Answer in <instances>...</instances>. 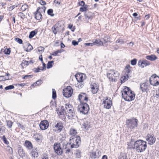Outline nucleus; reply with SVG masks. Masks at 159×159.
<instances>
[{"mask_svg":"<svg viewBox=\"0 0 159 159\" xmlns=\"http://www.w3.org/2000/svg\"><path fill=\"white\" fill-rule=\"evenodd\" d=\"M146 148V142L141 140H139L135 141L134 146L130 147L129 149H134L137 152H141L144 151Z\"/></svg>","mask_w":159,"mask_h":159,"instance_id":"1","label":"nucleus"},{"mask_svg":"<svg viewBox=\"0 0 159 159\" xmlns=\"http://www.w3.org/2000/svg\"><path fill=\"white\" fill-rule=\"evenodd\" d=\"M129 88L126 87L122 91V95L125 100L130 102L134 100L135 94Z\"/></svg>","mask_w":159,"mask_h":159,"instance_id":"2","label":"nucleus"},{"mask_svg":"<svg viewBox=\"0 0 159 159\" xmlns=\"http://www.w3.org/2000/svg\"><path fill=\"white\" fill-rule=\"evenodd\" d=\"M65 110L67 116L69 119H71L75 116V113L73 107L70 104H66L65 105Z\"/></svg>","mask_w":159,"mask_h":159,"instance_id":"3","label":"nucleus"},{"mask_svg":"<svg viewBox=\"0 0 159 159\" xmlns=\"http://www.w3.org/2000/svg\"><path fill=\"white\" fill-rule=\"evenodd\" d=\"M80 137L79 136L71 137L70 140V144L71 148H76L79 146L80 143Z\"/></svg>","mask_w":159,"mask_h":159,"instance_id":"4","label":"nucleus"},{"mask_svg":"<svg viewBox=\"0 0 159 159\" xmlns=\"http://www.w3.org/2000/svg\"><path fill=\"white\" fill-rule=\"evenodd\" d=\"M119 74L117 71L114 70H108L107 74V78L110 81H115V78L118 77Z\"/></svg>","mask_w":159,"mask_h":159,"instance_id":"5","label":"nucleus"},{"mask_svg":"<svg viewBox=\"0 0 159 159\" xmlns=\"http://www.w3.org/2000/svg\"><path fill=\"white\" fill-rule=\"evenodd\" d=\"M78 108L80 112L84 114H87L89 110V106L86 103H80Z\"/></svg>","mask_w":159,"mask_h":159,"instance_id":"6","label":"nucleus"},{"mask_svg":"<svg viewBox=\"0 0 159 159\" xmlns=\"http://www.w3.org/2000/svg\"><path fill=\"white\" fill-rule=\"evenodd\" d=\"M138 121L137 119L133 118L130 120H126V124L131 129H133L136 127L138 125Z\"/></svg>","mask_w":159,"mask_h":159,"instance_id":"7","label":"nucleus"},{"mask_svg":"<svg viewBox=\"0 0 159 159\" xmlns=\"http://www.w3.org/2000/svg\"><path fill=\"white\" fill-rule=\"evenodd\" d=\"M149 81L150 84L153 86H157L159 84V77L154 74L150 78Z\"/></svg>","mask_w":159,"mask_h":159,"instance_id":"8","label":"nucleus"},{"mask_svg":"<svg viewBox=\"0 0 159 159\" xmlns=\"http://www.w3.org/2000/svg\"><path fill=\"white\" fill-rule=\"evenodd\" d=\"M63 128L62 123L58 121L56 124L55 123L54 126L53 127V130L56 133H59L62 130Z\"/></svg>","mask_w":159,"mask_h":159,"instance_id":"9","label":"nucleus"},{"mask_svg":"<svg viewBox=\"0 0 159 159\" xmlns=\"http://www.w3.org/2000/svg\"><path fill=\"white\" fill-rule=\"evenodd\" d=\"M112 102L110 98H108V97H106L104 98V100L102 102V104L104 108L107 109H109L112 105Z\"/></svg>","mask_w":159,"mask_h":159,"instance_id":"10","label":"nucleus"},{"mask_svg":"<svg viewBox=\"0 0 159 159\" xmlns=\"http://www.w3.org/2000/svg\"><path fill=\"white\" fill-rule=\"evenodd\" d=\"M90 157L92 159L98 158L101 156V152L98 149H93L89 152Z\"/></svg>","mask_w":159,"mask_h":159,"instance_id":"11","label":"nucleus"},{"mask_svg":"<svg viewBox=\"0 0 159 159\" xmlns=\"http://www.w3.org/2000/svg\"><path fill=\"white\" fill-rule=\"evenodd\" d=\"M54 149L55 152L57 155H61L62 153V150L61 147V144L60 143H55L54 144Z\"/></svg>","mask_w":159,"mask_h":159,"instance_id":"12","label":"nucleus"},{"mask_svg":"<svg viewBox=\"0 0 159 159\" xmlns=\"http://www.w3.org/2000/svg\"><path fill=\"white\" fill-rule=\"evenodd\" d=\"M88 97L87 94L84 93H81L78 96L79 100L80 101V103H84V101L87 102L88 100Z\"/></svg>","mask_w":159,"mask_h":159,"instance_id":"13","label":"nucleus"},{"mask_svg":"<svg viewBox=\"0 0 159 159\" xmlns=\"http://www.w3.org/2000/svg\"><path fill=\"white\" fill-rule=\"evenodd\" d=\"M146 140L149 144L151 145L154 143L156 141V138L154 137L153 134L151 135L148 134L147 135Z\"/></svg>","mask_w":159,"mask_h":159,"instance_id":"14","label":"nucleus"},{"mask_svg":"<svg viewBox=\"0 0 159 159\" xmlns=\"http://www.w3.org/2000/svg\"><path fill=\"white\" fill-rule=\"evenodd\" d=\"M140 89H141L142 92H146L147 93L148 91L150 89V86L148 83L145 82L141 84Z\"/></svg>","mask_w":159,"mask_h":159,"instance_id":"15","label":"nucleus"},{"mask_svg":"<svg viewBox=\"0 0 159 159\" xmlns=\"http://www.w3.org/2000/svg\"><path fill=\"white\" fill-rule=\"evenodd\" d=\"M131 68V67L129 65H127L125 67V77L127 80H128V78L131 77V72L130 69Z\"/></svg>","mask_w":159,"mask_h":159,"instance_id":"16","label":"nucleus"},{"mask_svg":"<svg viewBox=\"0 0 159 159\" xmlns=\"http://www.w3.org/2000/svg\"><path fill=\"white\" fill-rule=\"evenodd\" d=\"M49 125L48 122L47 120H43L41 121L39 127L42 130H44L47 129Z\"/></svg>","mask_w":159,"mask_h":159,"instance_id":"17","label":"nucleus"},{"mask_svg":"<svg viewBox=\"0 0 159 159\" xmlns=\"http://www.w3.org/2000/svg\"><path fill=\"white\" fill-rule=\"evenodd\" d=\"M150 62L147 60H145L143 61L140 60L138 62V65L142 68H143L144 67L150 65Z\"/></svg>","mask_w":159,"mask_h":159,"instance_id":"18","label":"nucleus"},{"mask_svg":"<svg viewBox=\"0 0 159 159\" xmlns=\"http://www.w3.org/2000/svg\"><path fill=\"white\" fill-rule=\"evenodd\" d=\"M83 128L86 130L91 127V122L89 120H85L82 124Z\"/></svg>","mask_w":159,"mask_h":159,"instance_id":"19","label":"nucleus"},{"mask_svg":"<svg viewBox=\"0 0 159 159\" xmlns=\"http://www.w3.org/2000/svg\"><path fill=\"white\" fill-rule=\"evenodd\" d=\"M91 88L92 93L95 94L97 93L98 90V84L95 83H93L91 85Z\"/></svg>","mask_w":159,"mask_h":159,"instance_id":"20","label":"nucleus"},{"mask_svg":"<svg viewBox=\"0 0 159 159\" xmlns=\"http://www.w3.org/2000/svg\"><path fill=\"white\" fill-rule=\"evenodd\" d=\"M93 15L90 12H86L84 13V16L85 19L88 22L89 20H92L93 18Z\"/></svg>","mask_w":159,"mask_h":159,"instance_id":"21","label":"nucleus"},{"mask_svg":"<svg viewBox=\"0 0 159 159\" xmlns=\"http://www.w3.org/2000/svg\"><path fill=\"white\" fill-rule=\"evenodd\" d=\"M34 139L38 142H41L43 139V136L41 134H36L34 135Z\"/></svg>","mask_w":159,"mask_h":159,"instance_id":"22","label":"nucleus"},{"mask_svg":"<svg viewBox=\"0 0 159 159\" xmlns=\"http://www.w3.org/2000/svg\"><path fill=\"white\" fill-rule=\"evenodd\" d=\"M24 145L29 150H31L33 148L32 143L28 140H26L25 141Z\"/></svg>","mask_w":159,"mask_h":159,"instance_id":"23","label":"nucleus"},{"mask_svg":"<svg viewBox=\"0 0 159 159\" xmlns=\"http://www.w3.org/2000/svg\"><path fill=\"white\" fill-rule=\"evenodd\" d=\"M30 154L32 158L34 159L35 158L37 157L39 155L37 150H36V149L32 150Z\"/></svg>","mask_w":159,"mask_h":159,"instance_id":"24","label":"nucleus"},{"mask_svg":"<svg viewBox=\"0 0 159 159\" xmlns=\"http://www.w3.org/2000/svg\"><path fill=\"white\" fill-rule=\"evenodd\" d=\"M18 153L21 157H25V151L21 147H20L18 148Z\"/></svg>","mask_w":159,"mask_h":159,"instance_id":"25","label":"nucleus"},{"mask_svg":"<svg viewBox=\"0 0 159 159\" xmlns=\"http://www.w3.org/2000/svg\"><path fill=\"white\" fill-rule=\"evenodd\" d=\"M58 25L56 24L52 28V29L53 32L54 34H56L59 30Z\"/></svg>","mask_w":159,"mask_h":159,"instance_id":"26","label":"nucleus"},{"mask_svg":"<svg viewBox=\"0 0 159 159\" xmlns=\"http://www.w3.org/2000/svg\"><path fill=\"white\" fill-rule=\"evenodd\" d=\"M146 58L152 61H155L157 59V57L155 55H148L146 57Z\"/></svg>","mask_w":159,"mask_h":159,"instance_id":"27","label":"nucleus"},{"mask_svg":"<svg viewBox=\"0 0 159 159\" xmlns=\"http://www.w3.org/2000/svg\"><path fill=\"white\" fill-rule=\"evenodd\" d=\"M42 14L36 10L35 12V18L37 20H40L42 18Z\"/></svg>","mask_w":159,"mask_h":159,"instance_id":"28","label":"nucleus"},{"mask_svg":"<svg viewBox=\"0 0 159 159\" xmlns=\"http://www.w3.org/2000/svg\"><path fill=\"white\" fill-rule=\"evenodd\" d=\"M63 96L66 98H69L71 96V93L70 92L69 93L65 89L63 90Z\"/></svg>","mask_w":159,"mask_h":159,"instance_id":"29","label":"nucleus"},{"mask_svg":"<svg viewBox=\"0 0 159 159\" xmlns=\"http://www.w3.org/2000/svg\"><path fill=\"white\" fill-rule=\"evenodd\" d=\"M66 110H65V109L63 107H61V110H60L59 111H58L57 112V114L58 115L60 116L61 117H62L64 116V114L65 113V111Z\"/></svg>","mask_w":159,"mask_h":159,"instance_id":"30","label":"nucleus"},{"mask_svg":"<svg viewBox=\"0 0 159 159\" xmlns=\"http://www.w3.org/2000/svg\"><path fill=\"white\" fill-rule=\"evenodd\" d=\"M93 43H94V45H98V46L102 45L103 46H106L105 43H103V42L100 39H96L93 42Z\"/></svg>","mask_w":159,"mask_h":159,"instance_id":"31","label":"nucleus"},{"mask_svg":"<svg viewBox=\"0 0 159 159\" xmlns=\"http://www.w3.org/2000/svg\"><path fill=\"white\" fill-rule=\"evenodd\" d=\"M46 8L45 7L43 6L41 7H38L37 10L42 14L45 12Z\"/></svg>","mask_w":159,"mask_h":159,"instance_id":"32","label":"nucleus"},{"mask_svg":"<svg viewBox=\"0 0 159 159\" xmlns=\"http://www.w3.org/2000/svg\"><path fill=\"white\" fill-rule=\"evenodd\" d=\"M76 79L78 82H83V76L82 74H79L75 76Z\"/></svg>","mask_w":159,"mask_h":159,"instance_id":"33","label":"nucleus"},{"mask_svg":"<svg viewBox=\"0 0 159 159\" xmlns=\"http://www.w3.org/2000/svg\"><path fill=\"white\" fill-rule=\"evenodd\" d=\"M43 83L42 81V80H38V81H37L35 83L32 84L31 87H33L35 86H36V85H40L42 83Z\"/></svg>","mask_w":159,"mask_h":159,"instance_id":"34","label":"nucleus"},{"mask_svg":"<svg viewBox=\"0 0 159 159\" xmlns=\"http://www.w3.org/2000/svg\"><path fill=\"white\" fill-rule=\"evenodd\" d=\"M78 82V83H77V84H76V86L80 89L82 88L84 86V82L82 81L81 82Z\"/></svg>","mask_w":159,"mask_h":159,"instance_id":"35","label":"nucleus"},{"mask_svg":"<svg viewBox=\"0 0 159 159\" xmlns=\"http://www.w3.org/2000/svg\"><path fill=\"white\" fill-rule=\"evenodd\" d=\"M102 39L103 40L105 43H106L110 41V40L109 37L105 34L104 35V37Z\"/></svg>","mask_w":159,"mask_h":159,"instance_id":"36","label":"nucleus"},{"mask_svg":"<svg viewBox=\"0 0 159 159\" xmlns=\"http://www.w3.org/2000/svg\"><path fill=\"white\" fill-rule=\"evenodd\" d=\"M70 134L72 135V137H74L75 135H76V134L77 133L76 131L74 129H71L70 131Z\"/></svg>","mask_w":159,"mask_h":159,"instance_id":"37","label":"nucleus"},{"mask_svg":"<svg viewBox=\"0 0 159 159\" xmlns=\"http://www.w3.org/2000/svg\"><path fill=\"white\" fill-rule=\"evenodd\" d=\"M7 125L9 128H11L13 124V122L11 120H7Z\"/></svg>","mask_w":159,"mask_h":159,"instance_id":"38","label":"nucleus"},{"mask_svg":"<svg viewBox=\"0 0 159 159\" xmlns=\"http://www.w3.org/2000/svg\"><path fill=\"white\" fill-rule=\"evenodd\" d=\"M118 159H128V158L126 155L123 153L120 154Z\"/></svg>","mask_w":159,"mask_h":159,"instance_id":"39","label":"nucleus"},{"mask_svg":"<svg viewBox=\"0 0 159 159\" xmlns=\"http://www.w3.org/2000/svg\"><path fill=\"white\" fill-rule=\"evenodd\" d=\"M28 8V5L26 4H24L22 5L21 7V9L22 11H25Z\"/></svg>","mask_w":159,"mask_h":159,"instance_id":"40","label":"nucleus"},{"mask_svg":"<svg viewBox=\"0 0 159 159\" xmlns=\"http://www.w3.org/2000/svg\"><path fill=\"white\" fill-rule=\"evenodd\" d=\"M88 7V5H86L83 7H80V11L81 12H84L86 11L87 10Z\"/></svg>","mask_w":159,"mask_h":159,"instance_id":"41","label":"nucleus"},{"mask_svg":"<svg viewBox=\"0 0 159 159\" xmlns=\"http://www.w3.org/2000/svg\"><path fill=\"white\" fill-rule=\"evenodd\" d=\"M36 33H37L34 30L31 31L30 34L29 38L30 39L32 38Z\"/></svg>","mask_w":159,"mask_h":159,"instance_id":"42","label":"nucleus"},{"mask_svg":"<svg viewBox=\"0 0 159 159\" xmlns=\"http://www.w3.org/2000/svg\"><path fill=\"white\" fill-rule=\"evenodd\" d=\"M125 41H124V40L120 38H119L116 41V43H119L120 44H124L125 43Z\"/></svg>","mask_w":159,"mask_h":159,"instance_id":"43","label":"nucleus"},{"mask_svg":"<svg viewBox=\"0 0 159 159\" xmlns=\"http://www.w3.org/2000/svg\"><path fill=\"white\" fill-rule=\"evenodd\" d=\"M3 52L6 54H10L11 52L10 48H6L4 49Z\"/></svg>","mask_w":159,"mask_h":159,"instance_id":"44","label":"nucleus"},{"mask_svg":"<svg viewBox=\"0 0 159 159\" xmlns=\"http://www.w3.org/2000/svg\"><path fill=\"white\" fill-rule=\"evenodd\" d=\"M1 138L5 144H9V142L7 140L5 135H3Z\"/></svg>","mask_w":159,"mask_h":159,"instance_id":"45","label":"nucleus"},{"mask_svg":"<svg viewBox=\"0 0 159 159\" xmlns=\"http://www.w3.org/2000/svg\"><path fill=\"white\" fill-rule=\"evenodd\" d=\"M54 61H48L47 64V68L49 69L51 68L52 66V64L53 63Z\"/></svg>","mask_w":159,"mask_h":159,"instance_id":"46","label":"nucleus"},{"mask_svg":"<svg viewBox=\"0 0 159 159\" xmlns=\"http://www.w3.org/2000/svg\"><path fill=\"white\" fill-rule=\"evenodd\" d=\"M27 48L26 49L27 52H30L33 49V47L32 45L29 43H27Z\"/></svg>","mask_w":159,"mask_h":159,"instance_id":"47","label":"nucleus"},{"mask_svg":"<svg viewBox=\"0 0 159 159\" xmlns=\"http://www.w3.org/2000/svg\"><path fill=\"white\" fill-rule=\"evenodd\" d=\"M53 10L52 9H50L48 10V14L52 16H54V14H53Z\"/></svg>","mask_w":159,"mask_h":159,"instance_id":"48","label":"nucleus"},{"mask_svg":"<svg viewBox=\"0 0 159 159\" xmlns=\"http://www.w3.org/2000/svg\"><path fill=\"white\" fill-rule=\"evenodd\" d=\"M11 78H9V77H6L4 76H0V81H2L3 80H8L10 79Z\"/></svg>","mask_w":159,"mask_h":159,"instance_id":"49","label":"nucleus"},{"mask_svg":"<svg viewBox=\"0 0 159 159\" xmlns=\"http://www.w3.org/2000/svg\"><path fill=\"white\" fill-rule=\"evenodd\" d=\"M81 154V152L80 150L77 151L75 153L76 157L78 158H80Z\"/></svg>","mask_w":159,"mask_h":159,"instance_id":"50","label":"nucleus"},{"mask_svg":"<svg viewBox=\"0 0 159 159\" xmlns=\"http://www.w3.org/2000/svg\"><path fill=\"white\" fill-rule=\"evenodd\" d=\"M65 89L69 93L71 92V94L73 93V91L72 88L70 86H67V88Z\"/></svg>","mask_w":159,"mask_h":159,"instance_id":"51","label":"nucleus"},{"mask_svg":"<svg viewBox=\"0 0 159 159\" xmlns=\"http://www.w3.org/2000/svg\"><path fill=\"white\" fill-rule=\"evenodd\" d=\"M38 52L41 53H42L44 51V48L42 47H38Z\"/></svg>","mask_w":159,"mask_h":159,"instance_id":"52","label":"nucleus"},{"mask_svg":"<svg viewBox=\"0 0 159 159\" xmlns=\"http://www.w3.org/2000/svg\"><path fill=\"white\" fill-rule=\"evenodd\" d=\"M57 97L56 93L54 89H52V98L53 99H55Z\"/></svg>","mask_w":159,"mask_h":159,"instance_id":"53","label":"nucleus"},{"mask_svg":"<svg viewBox=\"0 0 159 159\" xmlns=\"http://www.w3.org/2000/svg\"><path fill=\"white\" fill-rule=\"evenodd\" d=\"M14 88V86L13 85H10L6 87L5 89L6 90L11 89Z\"/></svg>","mask_w":159,"mask_h":159,"instance_id":"54","label":"nucleus"},{"mask_svg":"<svg viewBox=\"0 0 159 159\" xmlns=\"http://www.w3.org/2000/svg\"><path fill=\"white\" fill-rule=\"evenodd\" d=\"M15 41L20 44H22L23 43L22 40L19 38H16L15 39Z\"/></svg>","mask_w":159,"mask_h":159,"instance_id":"55","label":"nucleus"},{"mask_svg":"<svg viewBox=\"0 0 159 159\" xmlns=\"http://www.w3.org/2000/svg\"><path fill=\"white\" fill-rule=\"evenodd\" d=\"M137 63V59H134L131 60V64L132 65L134 66Z\"/></svg>","mask_w":159,"mask_h":159,"instance_id":"56","label":"nucleus"},{"mask_svg":"<svg viewBox=\"0 0 159 159\" xmlns=\"http://www.w3.org/2000/svg\"><path fill=\"white\" fill-rule=\"evenodd\" d=\"M135 142L133 140H131L130 142L128 144V146L129 148L130 147L133 146H134V143Z\"/></svg>","mask_w":159,"mask_h":159,"instance_id":"57","label":"nucleus"},{"mask_svg":"<svg viewBox=\"0 0 159 159\" xmlns=\"http://www.w3.org/2000/svg\"><path fill=\"white\" fill-rule=\"evenodd\" d=\"M33 75H25L22 77L23 79H27L28 78H32Z\"/></svg>","mask_w":159,"mask_h":159,"instance_id":"58","label":"nucleus"},{"mask_svg":"<svg viewBox=\"0 0 159 159\" xmlns=\"http://www.w3.org/2000/svg\"><path fill=\"white\" fill-rule=\"evenodd\" d=\"M61 51L60 50H58L57 51L53 53L51 55H52L54 56H58V53H61Z\"/></svg>","mask_w":159,"mask_h":159,"instance_id":"59","label":"nucleus"},{"mask_svg":"<svg viewBox=\"0 0 159 159\" xmlns=\"http://www.w3.org/2000/svg\"><path fill=\"white\" fill-rule=\"evenodd\" d=\"M18 126L21 128L22 129H25V127L22 124L18 123Z\"/></svg>","mask_w":159,"mask_h":159,"instance_id":"60","label":"nucleus"},{"mask_svg":"<svg viewBox=\"0 0 159 159\" xmlns=\"http://www.w3.org/2000/svg\"><path fill=\"white\" fill-rule=\"evenodd\" d=\"M85 45L86 46H92L94 45V43H85Z\"/></svg>","mask_w":159,"mask_h":159,"instance_id":"61","label":"nucleus"},{"mask_svg":"<svg viewBox=\"0 0 159 159\" xmlns=\"http://www.w3.org/2000/svg\"><path fill=\"white\" fill-rule=\"evenodd\" d=\"M41 69L39 68V67H38V68H34V71L36 73L40 71V70H41Z\"/></svg>","mask_w":159,"mask_h":159,"instance_id":"62","label":"nucleus"},{"mask_svg":"<svg viewBox=\"0 0 159 159\" xmlns=\"http://www.w3.org/2000/svg\"><path fill=\"white\" fill-rule=\"evenodd\" d=\"M79 4L80 6H81L82 7H84L85 5V3L83 1H82L80 2H79Z\"/></svg>","mask_w":159,"mask_h":159,"instance_id":"63","label":"nucleus"},{"mask_svg":"<svg viewBox=\"0 0 159 159\" xmlns=\"http://www.w3.org/2000/svg\"><path fill=\"white\" fill-rule=\"evenodd\" d=\"M72 44L74 46H76L78 44V42L75 40H73L72 41Z\"/></svg>","mask_w":159,"mask_h":159,"instance_id":"64","label":"nucleus"}]
</instances>
